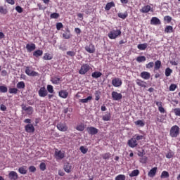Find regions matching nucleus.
<instances>
[{
  "label": "nucleus",
  "mask_w": 180,
  "mask_h": 180,
  "mask_svg": "<svg viewBox=\"0 0 180 180\" xmlns=\"http://www.w3.org/2000/svg\"><path fill=\"white\" fill-rule=\"evenodd\" d=\"M154 67V62L151 61L149 62L148 64L146 65V68L148 70H151Z\"/></svg>",
  "instance_id": "nucleus-50"
},
{
  "label": "nucleus",
  "mask_w": 180,
  "mask_h": 180,
  "mask_svg": "<svg viewBox=\"0 0 180 180\" xmlns=\"http://www.w3.org/2000/svg\"><path fill=\"white\" fill-rule=\"evenodd\" d=\"M135 124H136V126H140L141 127H144V126L146 125L144 122H143V120H139L136 121Z\"/></svg>",
  "instance_id": "nucleus-41"
},
{
  "label": "nucleus",
  "mask_w": 180,
  "mask_h": 180,
  "mask_svg": "<svg viewBox=\"0 0 180 180\" xmlns=\"http://www.w3.org/2000/svg\"><path fill=\"white\" fill-rule=\"evenodd\" d=\"M164 20H165L167 23H171V21L172 20V18L169 15H166L164 18Z\"/></svg>",
  "instance_id": "nucleus-55"
},
{
  "label": "nucleus",
  "mask_w": 180,
  "mask_h": 180,
  "mask_svg": "<svg viewBox=\"0 0 180 180\" xmlns=\"http://www.w3.org/2000/svg\"><path fill=\"white\" fill-rule=\"evenodd\" d=\"M79 150L82 154H86L88 153V148H85V146H81Z\"/></svg>",
  "instance_id": "nucleus-54"
},
{
  "label": "nucleus",
  "mask_w": 180,
  "mask_h": 180,
  "mask_svg": "<svg viewBox=\"0 0 180 180\" xmlns=\"http://www.w3.org/2000/svg\"><path fill=\"white\" fill-rule=\"evenodd\" d=\"M115 3L113 1L109 2L105 5V11H110V8H114Z\"/></svg>",
  "instance_id": "nucleus-29"
},
{
  "label": "nucleus",
  "mask_w": 180,
  "mask_h": 180,
  "mask_svg": "<svg viewBox=\"0 0 180 180\" xmlns=\"http://www.w3.org/2000/svg\"><path fill=\"white\" fill-rule=\"evenodd\" d=\"M72 168V166L70 163H66L64 165V171L67 172L68 174H70L71 172V169Z\"/></svg>",
  "instance_id": "nucleus-25"
},
{
  "label": "nucleus",
  "mask_w": 180,
  "mask_h": 180,
  "mask_svg": "<svg viewBox=\"0 0 180 180\" xmlns=\"http://www.w3.org/2000/svg\"><path fill=\"white\" fill-rule=\"evenodd\" d=\"M110 153H106L103 154L101 156L103 160H109V158H110Z\"/></svg>",
  "instance_id": "nucleus-49"
},
{
  "label": "nucleus",
  "mask_w": 180,
  "mask_h": 180,
  "mask_svg": "<svg viewBox=\"0 0 180 180\" xmlns=\"http://www.w3.org/2000/svg\"><path fill=\"white\" fill-rule=\"evenodd\" d=\"M115 180H126V176L124 174H119L115 177Z\"/></svg>",
  "instance_id": "nucleus-44"
},
{
  "label": "nucleus",
  "mask_w": 180,
  "mask_h": 180,
  "mask_svg": "<svg viewBox=\"0 0 180 180\" xmlns=\"http://www.w3.org/2000/svg\"><path fill=\"white\" fill-rule=\"evenodd\" d=\"M56 127L59 131H67L68 130V127H67V124L59 122L57 124Z\"/></svg>",
  "instance_id": "nucleus-8"
},
{
  "label": "nucleus",
  "mask_w": 180,
  "mask_h": 180,
  "mask_svg": "<svg viewBox=\"0 0 180 180\" xmlns=\"http://www.w3.org/2000/svg\"><path fill=\"white\" fill-rule=\"evenodd\" d=\"M38 95L40 98H46L49 95V91L45 86L41 87L38 91Z\"/></svg>",
  "instance_id": "nucleus-6"
},
{
  "label": "nucleus",
  "mask_w": 180,
  "mask_h": 180,
  "mask_svg": "<svg viewBox=\"0 0 180 180\" xmlns=\"http://www.w3.org/2000/svg\"><path fill=\"white\" fill-rule=\"evenodd\" d=\"M67 56H69V57H75V55L77 53L74 51H69L66 52Z\"/></svg>",
  "instance_id": "nucleus-47"
},
{
  "label": "nucleus",
  "mask_w": 180,
  "mask_h": 180,
  "mask_svg": "<svg viewBox=\"0 0 180 180\" xmlns=\"http://www.w3.org/2000/svg\"><path fill=\"white\" fill-rule=\"evenodd\" d=\"M176 89V84H172L169 86V91H175Z\"/></svg>",
  "instance_id": "nucleus-61"
},
{
  "label": "nucleus",
  "mask_w": 180,
  "mask_h": 180,
  "mask_svg": "<svg viewBox=\"0 0 180 180\" xmlns=\"http://www.w3.org/2000/svg\"><path fill=\"white\" fill-rule=\"evenodd\" d=\"M170 137L175 138L179 136V127L178 125H174L169 130Z\"/></svg>",
  "instance_id": "nucleus-1"
},
{
  "label": "nucleus",
  "mask_w": 180,
  "mask_h": 180,
  "mask_svg": "<svg viewBox=\"0 0 180 180\" xmlns=\"http://www.w3.org/2000/svg\"><path fill=\"white\" fill-rule=\"evenodd\" d=\"M21 108L22 110L26 112L29 115H33V112H34V110H33V107L32 106L27 107L25 104H22Z\"/></svg>",
  "instance_id": "nucleus-7"
},
{
  "label": "nucleus",
  "mask_w": 180,
  "mask_h": 180,
  "mask_svg": "<svg viewBox=\"0 0 180 180\" xmlns=\"http://www.w3.org/2000/svg\"><path fill=\"white\" fill-rule=\"evenodd\" d=\"M160 23L161 20H160L157 17H153L150 20V25H155L157 26V25H160Z\"/></svg>",
  "instance_id": "nucleus-20"
},
{
  "label": "nucleus",
  "mask_w": 180,
  "mask_h": 180,
  "mask_svg": "<svg viewBox=\"0 0 180 180\" xmlns=\"http://www.w3.org/2000/svg\"><path fill=\"white\" fill-rule=\"evenodd\" d=\"M26 49L27 50L28 53H32L34 50H36V44L32 43L31 44H27L26 45Z\"/></svg>",
  "instance_id": "nucleus-15"
},
{
  "label": "nucleus",
  "mask_w": 180,
  "mask_h": 180,
  "mask_svg": "<svg viewBox=\"0 0 180 180\" xmlns=\"http://www.w3.org/2000/svg\"><path fill=\"white\" fill-rule=\"evenodd\" d=\"M32 70H30V67L27 66V67L25 68V74H26L27 75L30 76V75L32 74Z\"/></svg>",
  "instance_id": "nucleus-57"
},
{
  "label": "nucleus",
  "mask_w": 180,
  "mask_h": 180,
  "mask_svg": "<svg viewBox=\"0 0 180 180\" xmlns=\"http://www.w3.org/2000/svg\"><path fill=\"white\" fill-rule=\"evenodd\" d=\"M84 49L86 51H87V53H89L90 54L95 53V45H93L92 44L86 46Z\"/></svg>",
  "instance_id": "nucleus-12"
},
{
  "label": "nucleus",
  "mask_w": 180,
  "mask_h": 180,
  "mask_svg": "<svg viewBox=\"0 0 180 180\" xmlns=\"http://www.w3.org/2000/svg\"><path fill=\"white\" fill-rule=\"evenodd\" d=\"M26 87V84H25V82H19L17 84V88L18 89H25V88Z\"/></svg>",
  "instance_id": "nucleus-35"
},
{
  "label": "nucleus",
  "mask_w": 180,
  "mask_h": 180,
  "mask_svg": "<svg viewBox=\"0 0 180 180\" xmlns=\"http://www.w3.org/2000/svg\"><path fill=\"white\" fill-rule=\"evenodd\" d=\"M92 78H95L97 79V78H101L102 77V72H94L91 74Z\"/></svg>",
  "instance_id": "nucleus-31"
},
{
  "label": "nucleus",
  "mask_w": 180,
  "mask_h": 180,
  "mask_svg": "<svg viewBox=\"0 0 180 180\" xmlns=\"http://www.w3.org/2000/svg\"><path fill=\"white\" fill-rule=\"evenodd\" d=\"M160 178L163 179L164 178H169V173L167 171H163L161 174Z\"/></svg>",
  "instance_id": "nucleus-42"
},
{
  "label": "nucleus",
  "mask_w": 180,
  "mask_h": 180,
  "mask_svg": "<svg viewBox=\"0 0 180 180\" xmlns=\"http://www.w3.org/2000/svg\"><path fill=\"white\" fill-rule=\"evenodd\" d=\"M157 169L158 168L156 167L152 168L148 173V176H150V178L155 176V174H157Z\"/></svg>",
  "instance_id": "nucleus-22"
},
{
  "label": "nucleus",
  "mask_w": 180,
  "mask_h": 180,
  "mask_svg": "<svg viewBox=\"0 0 180 180\" xmlns=\"http://www.w3.org/2000/svg\"><path fill=\"white\" fill-rule=\"evenodd\" d=\"M138 175H140V170L139 169H134L133 170L131 174H129V176H138Z\"/></svg>",
  "instance_id": "nucleus-34"
},
{
  "label": "nucleus",
  "mask_w": 180,
  "mask_h": 180,
  "mask_svg": "<svg viewBox=\"0 0 180 180\" xmlns=\"http://www.w3.org/2000/svg\"><path fill=\"white\" fill-rule=\"evenodd\" d=\"M18 90L16 88H10L8 89L9 94H14V95H16V94H18Z\"/></svg>",
  "instance_id": "nucleus-48"
},
{
  "label": "nucleus",
  "mask_w": 180,
  "mask_h": 180,
  "mask_svg": "<svg viewBox=\"0 0 180 180\" xmlns=\"http://www.w3.org/2000/svg\"><path fill=\"white\" fill-rule=\"evenodd\" d=\"M0 92H1L2 94L8 92V87L5 86H0Z\"/></svg>",
  "instance_id": "nucleus-52"
},
{
  "label": "nucleus",
  "mask_w": 180,
  "mask_h": 180,
  "mask_svg": "<svg viewBox=\"0 0 180 180\" xmlns=\"http://www.w3.org/2000/svg\"><path fill=\"white\" fill-rule=\"evenodd\" d=\"M30 172H36V167L34 166H30L29 167Z\"/></svg>",
  "instance_id": "nucleus-64"
},
{
  "label": "nucleus",
  "mask_w": 180,
  "mask_h": 180,
  "mask_svg": "<svg viewBox=\"0 0 180 180\" xmlns=\"http://www.w3.org/2000/svg\"><path fill=\"white\" fill-rule=\"evenodd\" d=\"M141 77L143 78V79H150L151 74H150L148 72L143 71L141 72Z\"/></svg>",
  "instance_id": "nucleus-18"
},
{
  "label": "nucleus",
  "mask_w": 180,
  "mask_h": 180,
  "mask_svg": "<svg viewBox=\"0 0 180 180\" xmlns=\"http://www.w3.org/2000/svg\"><path fill=\"white\" fill-rule=\"evenodd\" d=\"M148 46V44L147 43H143V44H139L137 46V49H139V50L144 51L147 49Z\"/></svg>",
  "instance_id": "nucleus-27"
},
{
  "label": "nucleus",
  "mask_w": 180,
  "mask_h": 180,
  "mask_svg": "<svg viewBox=\"0 0 180 180\" xmlns=\"http://www.w3.org/2000/svg\"><path fill=\"white\" fill-rule=\"evenodd\" d=\"M122 84L123 82H122V79L119 77H115L112 80V85H113L115 88H119L120 86H122Z\"/></svg>",
  "instance_id": "nucleus-5"
},
{
  "label": "nucleus",
  "mask_w": 180,
  "mask_h": 180,
  "mask_svg": "<svg viewBox=\"0 0 180 180\" xmlns=\"http://www.w3.org/2000/svg\"><path fill=\"white\" fill-rule=\"evenodd\" d=\"M122 35V31L120 30H112L108 33V37L111 40H113L115 39H117L119 36Z\"/></svg>",
  "instance_id": "nucleus-2"
},
{
  "label": "nucleus",
  "mask_w": 180,
  "mask_h": 180,
  "mask_svg": "<svg viewBox=\"0 0 180 180\" xmlns=\"http://www.w3.org/2000/svg\"><path fill=\"white\" fill-rule=\"evenodd\" d=\"M136 60L137 63H144V61H146L147 58H146V56H138Z\"/></svg>",
  "instance_id": "nucleus-40"
},
{
  "label": "nucleus",
  "mask_w": 180,
  "mask_h": 180,
  "mask_svg": "<svg viewBox=\"0 0 180 180\" xmlns=\"http://www.w3.org/2000/svg\"><path fill=\"white\" fill-rule=\"evenodd\" d=\"M18 172L21 174V175H26L27 174V167L22 166L18 168Z\"/></svg>",
  "instance_id": "nucleus-17"
},
{
  "label": "nucleus",
  "mask_w": 180,
  "mask_h": 180,
  "mask_svg": "<svg viewBox=\"0 0 180 180\" xmlns=\"http://www.w3.org/2000/svg\"><path fill=\"white\" fill-rule=\"evenodd\" d=\"M41 171H46V163L41 162L39 165Z\"/></svg>",
  "instance_id": "nucleus-60"
},
{
  "label": "nucleus",
  "mask_w": 180,
  "mask_h": 180,
  "mask_svg": "<svg viewBox=\"0 0 180 180\" xmlns=\"http://www.w3.org/2000/svg\"><path fill=\"white\" fill-rule=\"evenodd\" d=\"M86 131L89 134L95 136V134H98V131H99V130L94 127H89L86 128Z\"/></svg>",
  "instance_id": "nucleus-10"
},
{
  "label": "nucleus",
  "mask_w": 180,
  "mask_h": 180,
  "mask_svg": "<svg viewBox=\"0 0 180 180\" xmlns=\"http://www.w3.org/2000/svg\"><path fill=\"white\" fill-rule=\"evenodd\" d=\"M43 60H45L46 61L53 60V55H51L49 53H44V55L43 56Z\"/></svg>",
  "instance_id": "nucleus-28"
},
{
  "label": "nucleus",
  "mask_w": 180,
  "mask_h": 180,
  "mask_svg": "<svg viewBox=\"0 0 180 180\" xmlns=\"http://www.w3.org/2000/svg\"><path fill=\"white\" fill-rule=\"evenodd\" d=\"M89 101H92V96H89L86 98L80 99L79 101V102H80L81 103H88L89 102Z\"/></svg>",
  "instance_id": "nucleus-30"
},
{
  "label": "nucleus",
  "mask_w": 180,
  "mask_h": 180,
  "mask_svg": "<svg viewBox=\"0 0 180 180\" xmlns=\"http://www.w3.org/2000/svg\"><path fill=\"white\" fill-rule=\"evenodd\" d=\"M0 13L2 15H6V13H8V9L4 8L2 6H0Z\"/></svg>",
  "instance_id": "nucleus-45"
},
{
  "label": "nucleus",
  "mask_w": 180,
  "mask_h": 180,
  "mask_svg": "<svg viewBox=\"0 0 180 180\" xmlns=\"http://www.w3.org/2000/svg\"><path fill=\"white\" fill-rule=\"evenodd\" d=\"M174 28L171 25H167L165 28V33H172Z\"/></svg>",
  "instance_id": "nucleus-36"
},
{
  "label": "nucleus",
  "mask_w": 180,
  "mask_h": 180,
  "mask_svg": "<svg viewBox=\"0 0 180 180\" xmlns=\"http://www.w3.org/2000/svg\"><path fill=\"white\" fill-rule=\"evenodd\" d=\"M110 117H112L110 112H106V114L103 116V120L104 122H109V120H110Z\"/></svg>",
  "instance_id": "nucleus-33"
},
{
  "label": "nucleus",
  "mask_w": 180,
  "mask_h": 180,
  "mask_svg": "<svg viewBox=\"0 0 180 180\" xmlns=\"http://www.w3.org/2000/svg\"><path fill=\"white\" fill-rule=\"evenodd\" d=\"M25 130L26 133H34V126L32 124H27L25 126Z\"/></svg>",
  "instance_id": "nucleus-11"
},
{
  "label": "nucleus",
  "mask_w": 180,
  "mask_h": 180,
  "mask_svg": "<svg viewBox=\"0 0 180 180\" xmlns=\"http://www.w3.org/2000/svg\"><path fill=\"white\" fill-rule=\"evenodd\" d=\"M91 70V66L88 63H84L82 65L80 70H79V74L80 75H85Z\"/></svg>",
  "instance_id": "nucleus-3"
},
{
  "label": "nucleus",
  "mask_w": 180,
  "mask_h": 180,
  "mask_svg": "<svg viewBox=\"0 0 180 180\" xmlns=\"http://www.w3.org/2000/svg\"><path fill=\"white\" fill-rule=\"evenodd\" d=\"M172 72V70L171 68H167L165 69V76H166V77H170Z\"/></svg>",
  "instance_id": "nucleus-43"
},
{
  "label": "nucleus",
  "mask_w": 180,
  "mask_h": 180,
  "mask_svg": "<svg viewBox=\"0 0 180 180\" xmlns=\"http://www.w3.org/2000/svg\"><path fill=\"white\" fill-rule=\"evenodd\" d=\"M50 18L51 19H58V18H60V14H58V13H51Z\"/></svg>",
  "instance_id": "nucleus-46"
},
{
  "label": "nucleus",
  "mask_w": 180,
  "mask_h": 180,
  "mask_svg": "<svg viewBox=\"0 0 180 180\" xmlns=\"http://www.w3.org/2000/svg\"><path fill=\"white\" fill-rule=\"evenodd\" d=\"M59 96L63 99H66L68 97V92L66 90H61L59 91Z\"/></svg>",
  "instance_id": "nucleus-23"
},
{
  "label": "nucleus",
  "mask_w": 180,
  "mask_h": 180,
  "mask_svg": "<svg viewBox=\"0 0 180 180\" xmlns=\"http://www.w3.org/2000/svg\"><path fill=\"white\" fill-rule=\"evenodd\" d=\"M28 77H39V72L32 70Z\"/></svg>",
  "instance_id": "nucleus-59"
},
{
  "label": "nucleus",
  "mask_w": 180,
  "mask_h": 180,
  "mask_svg": "<svg viewBox=\"0 0 180 180\" xmlns=\"http://www.w3.org/2000/svg\"><path fill=\"white\" fill-rule=\"evenodd\" d=\"M175 116H180V108L173 109Z\"/></svg>",
  "instance_id": "nucleus-53"
},
{
  "label": "nucleus",
  "mask_w": 180,
  "mask_h": 180,
  "mask_svg": "<svg viewBox=\"0 0 180 180\" xmlns=\"http://www.w3.org/2000/svg\"><path fill=\"white\" fill-rule=\"evenodd\" d=\"M76 130L78 131H84L85 130V125L80 124L76 127Z\"/></svg>",
  "instance_id": "nucleus-38"
},
{
  "label": "nucleus",
  "mask_w": 180,
  "mask_h": 180,
  "mask_svg": "<svg viewBox=\"0 0 180 180\" xmlns=\"http://www.w3.org/2000/svg\"><path fill=\"white\" fill-rule=\"evenodd\" d=\"M34 57H41V56H43V51L38 49L33 53Z\"/></svg>",
  "instance_id": "nucleus-32"
},
{
  "label": "nucleus",
  "mask_w": 180,
  "mask_h": 180,
  "mask_svg": "<svg viewBox=\"0 0 180 180\" xmlns=\"http://www.w3.org/2000/svg\"><path fill=\"white\" fill-rule=\"evenodd\" d=\"M172 157H174V153L170 151L169 152L167 155H166V158H172Z\"/></svg>",
  "instance_id": "nucleus-63"
},
{
  "label": "nucleus",
  "mask_w": 180,
  "mask_h": 180,
  "mask_svg": "<svg viewBox=\"0 0 180 180\" xmlns=\"http://www.w3.org/2000/svg\"><path fill=\"white\" fill-rule=\"evenodd\" d=\"M63 39H71V31H70V29H66V32L63 34Z\"/></svg>",
  "instance_id": "nucleus-24"
},
{
  "label": "nucleus",
  "mask_w": 180,
  "mask_h": 180,
  "mask_svg": "<svg viewBox=\"0 0 180 180\" xmlns=\"http://www.w3.org/2000/svg\"><path fill=\"white\" fill-rule=\"evenodd\" d=\"M8 178L11 180H16L19 178V176L18 175V173H16V172L15 171H11L9 174H8Z\"/></svg>",
  "instance_id": "nucleus-14"
},
{
  "label": "nucleus",
  "mask_w": 180,
  "mask_h": 180,
  "mask_svg": "<svg viewBox=\"0 0 180 180\" xmlns=\"http://www.w3.org/2000/svg\"><path fill=\"white\" fill-rule=\"evenodd\" d=\"M136 83L139 86H141V88H146L147 86V83L140 79H137L136 80Z\"/></svg>",
  "instance_id": "nucleus-19"
},
{
  "label": "nucleus",
  "mask_w": 180,
  "mask_h": 180,
  "mask_svg": "<svg viewBox=\"0 0 180 180\" xmlns=\"http://www.w3.org/2000/svg\"><path fill=\"white\" fill-rule=\"evenodd\" d=\"M63 27H64V25H63L62 22H58L56 24V29H57V30H61V29H63Z\"/></svg>",
  "instance_id": "nucleus-58"
},
{
  "label": "nucleus",
  "mask_w": 180,
  "mask_h": 180,
  "mask_svg": "<svg viewBox=\"0 0 180 180\" xmlns=\"http://www.w3.org/2000/svg\"><path fill=\"white\" fill-rule=\"evenodd\" d=\"M15 10L17 11V12H18V13H22V12H23V8H22L20 6H17L15 7Z\"/></svg>",
  "instance_id": "nucleus-62"
},
{
  "label": "nucleus",
  "mask_w": 180,
  "mask_h": 180,
  "mask_svg": "<svg viewBox=\"0 0 180 180\" xmlns=\"http://www.w3.org/2000/svg\"><path fill=\"white\" fill-rule=\"evenodd\" d=\"M128 146L131 147V148H134V147H137V141L136 138H131L128 141Z\"/></svg>",
  "instance_id": "nucleus-13"
},
{
  "label": "nucleus",
  "mask_w": 180,
  "mask_h": 180,
  "mask_svg": "<svg viewBox=\"0 0 180 180\" xmlns=\"http://www.w3.org/2000/svg\"><path fill=\"white\" fill-rule=\"evenodd\" d=\"M46 91L49 94H54V88L53 87L52 85L48 84L46 86Z\"/></svg>",
  "instance_id": "nucleus-39"
},
{
  "label": "nucleus",
  "mask_w": 180,
  "mask_h": 180,
  "mask_svg": "<svg viewBox=\"0 0 180 180\" xmlns=\"http://www.w3.org/2000/svg\"><path fill=\"white\" fill-rule=\"evenodd\" d=\"M140 162L142 164H146L147 162L148 158L147 156H143L142 158H140Z\"/></svg>",
  "instance_id": "nucleus-56"
},
{
  "label": "nucleus",
  "mask_w": 180,
  "mask_h": 180,
  "mask_svg": "<svg viewBox=\"0 0 180 180\" xmlns=\"http://www.w3.org/2000/svg\"><path fill=\"white\" fill-rule=\"evenodd\" d=\"M117 16L118 18H120V19H126V18H127L128 16V14H127V12L118 13Z\"/></svg>",
  "instance_id": "nucleus-37"
},
{
  "label": "nucleus",
  "mask_w": 180,
  "mask_h": 180,
  "mask_svg": "<svg viewBox=\"0 0 180 180\" xmlns=\"http://www.w3.org/2000/svg\"><path fill=\"white\" fill-rule=\"evenodd\" d=\"M54 155L56 160H63L65 158V152L56 149Z\"/></svg>",
  "instance_id": "nucleus-4"
},
{
  "label": "nucleus",
  "mask_w": 180,
  "mask_h": 180,
  "mask_svg": "<svg viewBox=\"0 0 180 180\" xmlns=\"http://www.w3.org/2000/svg\"><path fill=\"white\" fill-rule=\"evenodd\" d=\"M51 81L52 84H53L54 85H58V84H60V81H61V79L59 77H52L51 79Z\"/></svg>",
  "instance_id": "nucleus-26"
},
{
  "label": "nucleus",
  "mask_w": 180,
  "mask_h": 180,
  "mask_svg": "<svg viewBox=\"0 0 180 180\" xmlns=\"http://www.w3.org/2000/svg\"><path fill=\"white\" fill-rule=\"evenodd\" d=\"M111 96L113 101H120L123 98V95L117 91H112Z\"/></svg>",
  "instance_id": "nucleus-9"
},
{
  "label": "nucleus",
  "mask_w": 180,
  "mask_h": 180,
  "mask_svg": "<svg viewBox=\"0 0 180 180\" xmlns=\"http://www.w3.org/2000/svg\"><path fill=\"white\" fill-rule=\"evenodd\" d=\"M150 11H151V6L150 5L144 6L141 9H140L141 13H148Z\"/></svg>",
  "instance_id": "nucleus-16"
},
{
  "label": "nucleus",
  "mask_w": 180,
  "mask_h": 180,
  "mask_svg": "<svg viewBox=\"0 0 180 180\" xmlns=\"http://www.w3.org/2000/svg\"><path fill=\"white\" fill-rule=\"evenodd\" d=\"M94 95H95V97H96L95 98L96 101H99V99H101V91H96Z\"/></svg>",
  "instance_id": "nucleus-51"
},
{
  "label": "nucleus",
  "mask_w": 180,
  "mask_h": 180,
  "mask_svg": "<svg viewBox=\"0 0 180 180\" xmlns=\"http://www.w3.org/2000/svg\"><path fill=\"white\" fill-rule=\"evenodd\" d=\"M154 68H153V71H158V70H160V68H161L162 67V63H161V60H158L155 62V65Z\"/></svg>",
  "instance_id": "nucleus-21"
}]
</instances>
